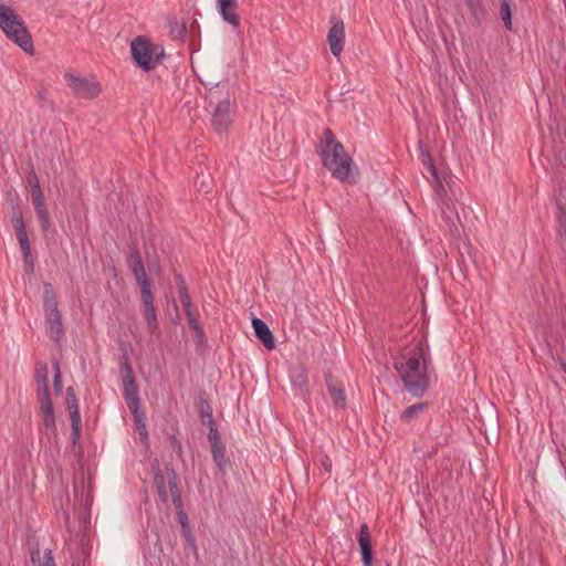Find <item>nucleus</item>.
Segmentation results:
<instances>
[{"label":"nucleus","mask_w":566,"mask_h":566,"mask_svg":"<svg viewBox=\"0 0 566 566\" xmlns=\"http://www.w3.org/2000/svg\"><path fill=\"white\" fill-rule=\"evenodd\" d=\"M234 109V101L230 98H224L216 104L211 115V124L217 133L222 134L229 129Z\"/></svg>","instance_id":"423d86ee"},{"label":"nucleus","mask_w":566,"mask_h":566,"mask_svg":"<svg viewBox=\"0 0 566 566\" xmlns=\"http://www.w3.org/2000/svg\"><path fill=\"white\" fill-rule=\"evenodd\" d=\"M331 28L327 34V42L331 49V53L335 57H339L344 50V42H345V24L344 21L333 15L331 18Z\"/></svg>","instance_id":"0eeeda50"},{"label":"nucleus","mask_w":566,"mask_h":566,"mask_svg":"<svg viewBox=\"0 0 566 566\" xmlns=\"http://www.w3.org/2000/svg\"><path fill=\"white\" fill-rule=\"evenodd\" d=\"M140 301L142 305H153L154 304V294L151 290L148 291H140Z\"/></svg>","instance_id":"c03bdc74"},{"label":"nucleus","mask_w":566,"mask_h":566,"mask_svg":"<svg viewBox=\"0 0 566 566\" xmlns=\"http://www.w3.org/2000/svg\"><path fill=\"white\" fill-rule=\"evenodd\" d=\"M252 327L255 337L263 344L266 349L271 350L275 348V339L273 333L261 318L253 317Z\"/></svg>","instance_id":"9b49d317"},{"label":"nucleus","mask_w":566,"mask_h":566,"mask_svg":"<svg viewBox=\"0 0 566 566\" xmlns=\"http://www.w3.org/2000/svg\"><path fill=\"white\" fill-rule=\"evenodd\" d=\"M154 486L156 492L164 504L168 503V492L166 490V476L160 469L154 473Z\"/></svg>","instance_id":"412c9836"},{"label":"nucleus","mask_w":566,"mask_h":566,"mask_svg":"<svg viewBox=\"0 0 566 566\" xmlns=\"http://www.w3.org/2000/svg\"><path fill=\"white\" fill-rule=\"evenodd\" d=\"M31 198H32V203L34 206L36 216L39 218L41 228H42L43 232H46L51 227V222H50L49 212H48V209L45 206L44 196L38 195V196H33Z\"/></svg>","instance_id":"4468645a"},{"label":"nucleus","mask_w":566,"mask_h":566,"mask_svg":"<svg viewBox=\"0 0 566 566\" xmlns=\"http://www.w3.org/2000/svg\"><path fill=\"white\" fill-rule=\"evenodd\" d=\"M0 28L24 52H33V41L23 20L6 4H0Z\"/></svg>","instance_id":"7ed1b4c3"},{"label":"nucleus","mask_w":566,"mask_h":566,"mask_svg":"<svg viewBox=\"0 0 566 566\" xmlns=\"http://www.w3.org/2000/svg\"><path fill=\"white\" fill-rule=\"evenodd\" d=\"M175 279L178 285L180 301L188 302V300H191L184 276L181 274H177Z\"/></svg>","instance_id":"72a5a7b5"},{"label":"nucleus","mask_w":566,"mask_h":566,"mask_svg":"<svg viewBox=\"0 0 566 566\" xmlns=\"http://www.w3.org/2000/svg\"><path fill=\"white\" fill-rule=\"evenodd\" d=\"M358 544L361 553V560L364 566H371L373 562V546L371 536L367 523H363L358 533Z\"/></svg>","instance_id":"1a4fd4ad"},{"label":"nucleus","mask_w":566,"mask_h":566,"mask_svg":"<svg viewBox=\"0 0 566 566\" xmlns=\"http://www.w3.org/2000/svg\"><path fill=\"white\" fill-rule=\"evenodd\" d=\"M12 223L13 227L24 226L22 211L19 206L12 208Z\"/></svg>","instance_id":"ea45409f"},{"label":"nucleus","mask_w":566,"mask_h":566,"mask_svg":"<svg viewBox=\"0 0 566 566\" xmlns=\"http://www.w3.org/2000/svg\"><path fill=\"white\" fill-rule=\"evenodd\" d=\"M218 11L221 14L222 19L231 24L233 28H238L239 17L237 14L238 2L237 0H218L217 3Z\"/></svg>","instance_id":"f8f14e48"},{"label":"nucleus","mask_w":566,"mask_h":566,"mask_svg":"<svg viewBox=\"0 0 566 566\" xmlns=\"http://www.w3.org/2000/svg\"><path fill=\"white\" fill-rule=\"evenodd\" d=\"M465 4L470 11V14L473 19V23L476 25H481L482 21L485 18V10L481 3V0H465Z\"/></svg>","instance_id":"aec40b11"},{"label":"nucleus","mask_w":566,"mask_h":566,"mask_svg":"<svg viewBox=\"0 0 566 566\" xmlns=\"http://www.w3.org/2000/svg\"><path fill=\"white\" fill-rule=\"evenodd\" d=\"M27 181H28L30 187L40 184L39 178H38V176L35 174V170L33 169V167H31L30 170L28 171Z\"/></svg>","instance_id":"a18cd8bd"},{"label":"nucleus","mask_w":566,"mask_h":566,"mask_svg":"<svg viewBox=\"0 0 566 566\" xmlns=\"http://www.w3.org/2000/svg\"><path fill=\"white\" fill-rule=\"evenodd\" d=\"M197 410L203 424L210 426L216 423L212 415V408L208 400L205 399L202 396H200L197 401Z\"/></svg>","instance_id":"a211bd4d"},{"label":"nucleus","mask_w":566,"mask_h":566,"mask_svg":"<svg viewBox=\"0 0 566 566\" xmlns=\"http://www.w3.org/2000/svg\"><path fill=\"white\" fill-rule=\"evenodd\" d=\"M427 169V171L431 175L432 179L440 185V179H439V175H438V169L434 165V163H430L429 165H427L424 167Z\"/></svg>","instance_id":"49530a36"},{"label":"nucleus","mask_w":566,"mask_h":566,"mask_svg":"<svg viewBox=\"0 0 566 566\" xmlns=\"http://www.w3.org/2000/svg\"><path fill=\"white\" fill-rule=\"evenodd\" d=\"M323 147L321 157L323 166L328 169L332 176L343 182H356L357 168L345 151L340 142H338L334 133L329 128L324 129Z\"/></svg>","instance_id":"f257e3e1"},{"label":"nucleus","mask_w":566,"mask_h":566,"mask_svg":"<svg viewBox=\"0 0 566 566\" xmlns=\"http://www.w3.org/2000/svg\"><path fill=\"white\" fill-rule=\"evenodd\" d=\"M120 373L123 374L122 381L124 389H128L134 384V377L132 367L129 365L128 358L124 357L122 364H120Z\"/></svg>","instance_id":"cd10ccee"},{"label":"nucleus","mask_w":566,"mask_h":566,"mask_svg":"<svg viewBox=\"0 0 566 566\" xmlns=\"http://www.w3.org/2000/svg\"><path fill=\"white\" fill-rule=\"evenodd\" d=\"M40 560H41V556H40L39 549L33 551L31 553V562H32V564L36 565V566H40Z\"/></svg>","instance_id":"603ef678"},{"label":"nucleus","mask_w":566,"mask_h":566,"mask_svg":"<svg viewBox=\"0 0 566 566\" xmlns=\"http://www.w3.org/2000/svg\"><path fill=\"white\" fill-rule=\"evenodd\" d=\"M195 182L201 192L209 193L212 190L213 180L210 174H205L203 170H201V172H197Z\"/></svg>","instance_id":"393cba45"},{"label":"nucleus","mask_w":566,"mask_h":566,"mask_svg":"<svg viewBox=\"0 0 566 566\" xmlns=\"http://www.w3.org/2000/svg\"><path fill=\"white\" fill-rule=\"evenodd\" d=\"M177 516H178V521L180 522L181 526L187 527L188 526V516L185 513V511L180 510L179 512H177Z\"/></svg>","instance_id":"09e8293b"},{"label":"nucleus","mask_w":566,"mask_h":566,"mask_svg":"<svg viewBox=\"0 0 566 566\" xmlns=\"http://www.w3.org/2000/svg\"><path fill=\"white\" fill-rule=\"evenodd\" d=\"M46 317V332L50 338L56 344L61 342L64 336V329L62 324V315L60 313H53L45 315Z\"/></svg>","instance_id":"ddd939ff"},{"label":"nucleus","mask_w":566,"mask_h":566,"mask_svg":"<svg viewBox=\"0 0 566 566\" xmlns=\"http://www.w3.org/2000/svg\"><path fill=\"white\" fill-rule=\"evenodd\" d=\"M181 303H182V306H184V310H185V313H186L189 326L192 329L196 328V327H199L200 326V324H199V314H198V312L196 310L192 308L191 300H188V302L185 301V302H181Z\"/></svg>","instance_id":"bb28decb"},{"label":"nucleus","mask_w":566,"mask_h":566,"mask_svg":"<svg viewBox=\"0 0 566 566\" xmlns=\"http://www.w3.org/2000/svg\"><path fill=\"white\" fill-rule=\"evenodd\" d=\"M130 51L134 61L144 71L154 70L165 56L161 45L154 44L142 35L132 41Z\"/></svg>","instance_id":"20e7f679"},{"label":"nucleus","mask_w":566,"mask_h":566,"mask_svg":"<svg viewBox=\"0 0 566 566\" xmlns=\"http://www.w3.org/2000/svg\"><path fill=\"white\" fill-rule=\"evenodd\" d=\"M134 421L137 426V430H138L140 440L144 443H147L148 442V431H147V427H146V416H138V419L134 420Z\"/></svg>","instance_id":"f704fd0d"},{"label":"nucleus","mask_w":566,"mask_h":566,"mask_svg":"<svg viewBox=\"0 0 566 566\" xmlns=\"http://www.w3.org/2000/svg\"><path fill=\"white\" fill-rule=\"evenodd\" d=\"M208 427H209L208 439H209L211 447H213V443H216L218 446L222 444L216 423L210 424Z\"/></svg>","instance_id":"4c0bfd02"},{"label":"nucleus","mask_w":566,"mask_h":566,"mask_svg":"<svg viewBox=\"0 0 566 566\" xmlns=\"http://www.w3.org/2000/svg\"><path fill=\"white\" fill-rule=\"evenodd\" d=\"M331 398L335 406L344 407L345 406V397L344 391H329Z\"/></svg>","instance_id":"79ce46f5"},{"label":"nucleus","mask_w":566,"mask_h":566,"mask_svg":"<svg viewBox=\"0 0 566 566\" xmlns=\"http://www.w3.org/2000/svg\"><path fill=\"white\" fill-rule=\"evenodd\" d=\"M428 408L427 402H418L406 408L401 413V419L403 421H411L417 418L420 413H422Z\"/></svg>","instance_id":"4be33fe9"},{"label":"nucleus","mask_w":566,"mask_h":566,"mask_svg":"<svg viewBox=\"0 0 566 566\" xmlns=\"http://www.w3.org/2000/svg\"><path fill=\"white\" fill-rule=\"evenodd\" d=\"M429 364V346L427 338L422 337L412 355L407 358L400 366L396 364L406 389H427L430 386V373L428 371Z\"/></svg>","instance_id":"f03ea898"},{"label":"nucleus","mask_w":566,"mask_h":566,"mask_svg":"<svg viewBox=\"0 0 566 566\" xmlns=\"http://www.w3.org/2000/svg\"><path fill=\"white\" fill-rule=\"evenodd\" d=\"M44 311L45 315L53 314V313H60L57 308V300L55 292L53 290V286L51 283H44Z\"/></svg>","instance_id":"dca6fc26"},{"label":"nucleus","mask_w":566,"mask_h":566,"mask_svg":"<svg viewBox=\"0 0 566 566\" xmlns=\"http://www.w3.org/2000/svg\"><path fill=\"white\" fill-rule=\"evenodd\" d=\"M38 195L39 196H43V192H42V189L40 187V184L31 187V197L38 196Z\"/></svg>","instance_id":"5fc2aeb1"},{"label":"nucleus","mask_w":566,"mask_h":566,"mask_svg":"<svg viewBox=\"0 0 566 566\" xmlns=\"http://www.w3.org/2000/svg\"><path fill=\"white\" fill-rule=\"evenodd\" d=\"M38 401L46 428L55 427V416L50 391H38Z\"/></svg>","instance_id":"9d476101"},{"label":"nucleus","mask_w":566,"mask_h":566,"mask_svg":"<svg viewBox=\"0 0 566 566\" xmlns=\"http://www.w3.org/2000/svg\"><path fill=\"white\" fill-rule=\"evenodd\" d=\"M128 265L134 275L143 274L146 272L142 254L136 247L130 248Z\"/></svg>","instance_id":"6ab92c4d"},{"label":"nucleus","mask_w":566,"mask_h":566,"mask_svg":"<svg viewBox=\"0 0 566 566\" xmlns=\"http://www.w3.org/2000/svg\"><path fill=\"white\" fill-rule=\"evenodd\" d=\"M322 467L325 469L326 472H331L332 470V460L328 455H324L321 460Z\"/></svg>","instance_id":"8fccbe9b"},{"label":"nucleus","mask_w":566,"mask_h":566,"mask_svg":"<svg viewBox=\"0 0 566 566\" xmlns=\"http://www.w3.org/2000/svg\"><path fill=\"white\" fill-rule=\"evenodd\" d=\"M212 458L216 464L219 467V469H223L226 464V453H224V447L223 444H216L213 443V447H211Z\"/></svg>","instance_id":"7c9ffc66"},{"label":"nucleus","mask_w":566,"mask_h":566,"mask_svg":"<svg viewBox=\"0 0 566 566\" xmlns=\"http://www.w3.org/2000/svg\"><path fill=\"white\" fill-rule=\"evenodd\" d=\"M143 314L145 322L147 324L148 331L151 335H155L157 337L160 336L159 332V323L157 319V314L154 304L153 305H144L143 306Z\"/></svg>","instance_id":"2eb2a0df"},{"label":"nucleus","mask_w":566,"mask_h":566,"mask_svg":"<svg viewBox=\"0 0 566 566\" xmlns=\"http://www.w3.org/2000/svg\"><path fill=\"white\" fill-rule=\"evenodd\" d=\"M171 500H172V504L176 507L177 512H179L180 510H184L181 494L175 493L174 496H171Z\"/></svg>","instance_id":"de8ad7c7"},{"label":"nucleus","mask_w":566,"mask_h":566,"mask_svg":"<svg viewBox=\"0 0 566 566\" xmlns=\"http://www.w3.org/2000/svg\"><path fill=\"white\" fill-rule=\"evenodd\" d=\"M419 149H420V160H421L422 165L426 167L427 165L432 163L433 159H432L431 155L429 154V151L423 147V144L421 140L419 142Z\"/></svg>","instance_id":"a19ab883"},{"label":"nucleus","mask_w":566,"mask_h":566,"mask_svg":"<svg viewBox=\"0 0 566 566\" xmlns=\"http://www.w3.org/2000/svg\"><path fill=\"white\" fill-rule=\"evenodd\" d=\"M137 284L140 286V291H148L151 290L150 281L147 277L146 272L143 274L134 275Z\"/></svg>","instance_id":"58836bf2"},{"label":"nucleus","mask_w":566,"mask_h":566,"mask_svg":"<svg viewBox=\"0 0 566 566\" xmlns=\"http://www.w3.org/2000/svg\"><path fill=\"white\" fill-rule=\"evenodd\" d=\"M35 382L36 389H49L48 384V367L43 363H38L35 365Z\"/></svg>","instance_id":"5701e85b"},{"label":"nucleus","mask_w":566,"mask_h":566,"mask_svg":"<svg viewBox=\"0 0 566 566\" xmlns=\"http://www.w3.org/2000/svg\"><path fill=\"white\" fill-rule=\"evenodd\" d=\"M170 34L175 40H182L187 33V27L185 22L178 20L169 21Z\"/></svg>","instance_id":"c85d7f7f"},{"label":"nucleus","mask_w":566,"mask_h":566,"mask_svg":"<svg viewBox=\"0 0 566 566\" xmlns=\"http://www.w3.org/2000/svg\"><path fill=\"white\" fill-rule=\"evenodd\" d=\"M500 15L506 30H512V0H501Z\"/></svg>","instance_id":"b1692460"},{"label":"nucleus","mask_w":566,"mask_h":566,"mask_svg":"<svg viewBox=\"0 0 566 566\" xmlns=\"http://www.w3.org/2000/svg\"><path fill=\"white\" fill-rule=\"evenodd\" d=\"M556 219L558 223V234L566 239V210L560 206H558Z\"/></svg>","instance_id":"2f4dec72"},{"label":"nucleus","mask_w":566,"mask_h":566,"mask_svg":"<svg viewBox=\"0 0 566 566\" xmlns=\"http://www.w3.org/2000/svg\"><path fill=\"white\" fill-rule=\"evenodd\" d=\"M167 478H168V485L171 496L174 494H181L179 488H178V479L175 470L172 468L167 469Z\"/></svg>","instance_id":"473e14b6"},{"label":"nucleus","mask_w":566,"mask_h":566,"mask_svg":"<svg viewBox=\"0 0 566 566\" xmlns=\"http://www.w3.org/2000/svg\"><path fill=\"white\" fill-rule=\"evenodd\" d=\"M23 254V263H24V271L29 274H33L34 272V260L31 254V250H28L27 252H22Z\"/></svg>","instance_id":"e433bc0d"},{"label":"nucleus","mask_w":566,"mask_h":566,"mask_svg":"<svg viewBox=\"0 0 566 566\" xmlns=\"http://www.w3.org/2000/svg\"><path fill=\"white\" fill-rule=\"evenodd\" d=\"M66 407L70 412L71 427H72V440L75 443L80 438L81 428V415L78 408V401L75 397L74 391H69L66 397Z\"/></svg>","instance_id":"6e6552de"},{"label":"nucleus","mask_w":566,"mask_h":566,"mask_svg":"<svg viewBox=\"0 0 566 566\" xmlns=\"http://www.w3.org/2000/svg\"><path fill=\"white\" fill-rule=\"evenodd\" d=\"M53 370H54V378H53L54 389H61L62 388V379H61L60 367L56 361L53 364Z\"/></svg>","instance_id":"37998d69"},{"label":"nucleus","mask_w":566,"mask_h":566,"mask_svg":"<svg viewBox=\"0 0 566 566\" xmlns=\"http://www.w3.org/2000/svg\"><path fill=\"white\" fill-rule=\"evenodd\" d=\"M441 210H442L443 217L447 220H449L451 222H453V218L459 220V214L455 209V205L451 199H449V198L441 199Z\"/></svg>","instance_id":"a878e982"},{"label":"nucleus","mask_w":566,"mask_h":566,"mask_svg":"<svg viewBox=\"0 0 566 566\" xmlns=\"http://www.w3.org/2000/svg\"><path fill=\"white\" fill-rule=\"evenodd\" d=\"M422 395L419 394V391H416V397H421Z\"/></svg>","instance_id":"4d7b16f0"},{"label":"nucleus","mask_w":566,"mask_h":566,"mask_svg":"<svg viewBox=\"0 0 566 566\" xmlns=\"http://www.w3.org/2000/svg\"><path fill=\"white\" fill-rule=\"evenodd\" d=\"M44 558H45L44 566H54V560H53L52 553L50 549L45 552Z\"/></svg>","instance_id":"864d4df0"},{"label":"nucleus","mask_w":566,"mask_h":566,"mask_svg":"<svg viewBox=\"0 0 566 566\" xmlns=\"http://www.w3.org/2000/svg\"><path fill=\"white\" fill-rule=\"evenodd\" d=\"M326 385L327 389H338L337 386L333 382L332 376L329 374L326 375Z\"/></svg>","instance_id":"6e6d98bb"},{"label":"nucleus","mask_w":566,"mask_h":566,"mask_svg":"<svg viewBox=\"0 0 566 566\" xmlns=\"http://www.w3.org/2000/svg\"><path fill=\"white\" fill-rule=\"evenodd\" d=\"M139 391H124V399L134 416V420L138 419V416H145V412L140 409Z\"/></svg>","instance_id":"f3484780"},{"label":"nucleus","mask_w":566,"mask_h":566,"mask_svg":"<svg viewBox=\"0 0 566 566\" xmlns=\"http://www.w3.org/2000/svg\"><path fill=\"white\" fill-rule=\"evenodd\" d=\"M192 331L195 332V336L199 342H203L206 339V335L201 326L196 327Z\"/></svg>","instance_id":"3c124183"},{"label":"nucleus","mask_w":566,"mask_h":566,"mask_svg":"<svg viewBox=\"0 0 566 566\" xmlns=\"http://www.w3.org/2000/svg\"><path fill=\"white\" fill-rule=\"evenodd\" d=\"M64 78L74 96L84 99H94L101 92V83L94 77H86L74 72H65Z\"/></svg>","instance_id":"39448f33"},{"label":"nucleus","mask_w":566,"mask_h":566,"mask_svg":"<svg viewBox=\"0 0 566 566\" xmlns=\"http://www.w3.org/2000/svg\"><path fill=\"white\" fill-rule=\"evenodd\" d=\"M14 230L17 233V239L19 241L21 251L28 253V250H31V247H30V241H29L27 229H25V224L14 227Z\"/></svg>","instance_id":"c756f323"},{"label":"nucleus","mask_w":566,"mask_h":566,"mask_svg":"<svg viewBox=\"0 0 566 566\" xmlns=\"http://www.w3.org/2000/svg\"><path fill=\"white\" fill-rule=\"evenodd\" d=\"M295 373V380L293 382L294 387H297L300 389H302L303 387H307V380H306V377L304 375V370L302 368H297L294 370Z\"/></svg>","instance_id":"c9c22d12"}]
</instances>
